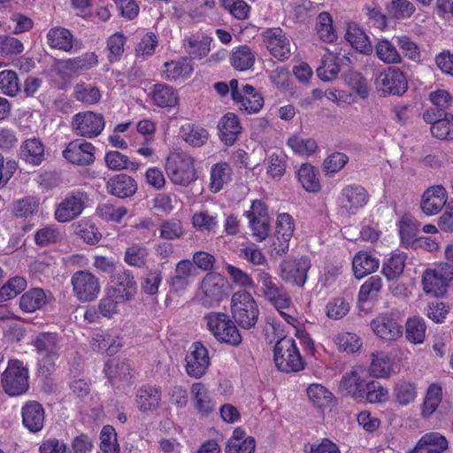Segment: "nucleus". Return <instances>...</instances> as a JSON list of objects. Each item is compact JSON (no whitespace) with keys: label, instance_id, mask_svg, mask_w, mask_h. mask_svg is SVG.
I'll list each match as a JSON object with an SVG mask.
<instances>
[{"label":"nucleus","instance_id":"obj_23","mask_svg":"<svg viewBox=\"0 0 453 453\" xmlns=\"http://www.w3.org/2000/svg\"><path fill=\"white\" fill-rule=\"evenodd\" d=\"M449 447L447 439L437 432L424 434L409 453H443Z\"/></svg>","mask_w":453,"mask_h":453},{"label":"nucleus","instance_id":"obj_43","mask_svg":"<svg viewBox=\"0 0 453 453\" xmlns=\"http://www.w3.org/2000/svg\"><path fill=\"white\" fill-rule=\"evenodd\" d=\"M372 362L369 372L375 378H388L393 372L392 360L385 352H374L372 354Z\"/></svg>","mask_w":453,"mask_h":453},{"label":"nucleus","instance_id":"obj_28","mask_svg":"<svg viewBox=\"0 0 453 453\" xmlns=\"http://www.w3.org/2000/svg\"><path fill=\"white\" fill-rule=\"evenodd\" d=\"M380 260L372 253L367 251L357 252L352 259L354 275L361 279L379 268Z\"/></svg>","mask_w":453,"mask_h":453},{"label":"nucleus","instance_id":"obj_11","mask_svg":"<svg viewBox=\"0 0 453 453\" xmlns=\"http://www.w3.org/2000/svg\"><path fill=\"white\" fill-rule=\"evenodd\" d=\"M74 296L81 303L95 300L100 293L98 278L88 271H78L71 279Z\"/></svg>","mask_w":453,"mask_h":453},{"label":"nucleus","instance_id":"obj_36","mask_svg":"<svg viewBox=\"0 0 453 453\" xmlns=\"http://www.w3.org/2000/svg\"><path fill=\"white\" fill-rule=\"evenodd\" d=\"M345 39L361 53L371 54L373 50L369 37L362 28L355 24L348 26Z\"/></svg>","mask_w":453,"mask_h":453},{"label":"nucleus","instance_id":"obj_6","mask_svg":"<svg viewBox=\"0 0 453 453\" xmlns=\"http://www.w3.org/2000/svg\"><path fill=\"white\" fill-rule=\"evenodd\" d=\"M256 280L262 296L277 310L286 309L291 305V298L285 288L269 273L258 270Z\"/></svg>","mask_w":453,"mask_h":453},{"label":"nucleus","instance_id":"obj_29","mask_svg":"<svg viewBox=\"0 0 453 453\" xmlns=\"http://www.w3.org/2000/svg\"><path fill=\"white\" fill-rule=\"evenodd\" d=\"M132 365L127 359H111L105 363L104 372L113 384L116 380L129 381L132 378Z\"/></svg>","mask_w":453,"mask_h":453},{"label":"nucleus","instance_id":"obj_41","mask_svg":"<svg viewBox=\"0 0 453 453\" xmlns=\"http://www.w3.org/2000/svg\"><path fill=\"white\" fill-rule=\"evenodd\" d=\"M255 53L247 45H241L235 48L231 54L230 63L238 71L250 69L255 64Z\"/></svg>","mask_w":453,"mask_h":453},{"label":"nucleus","instance_id":"obj_42","mask_svg":"<svg viewBox=\"0 0 453 453\" xmlns=\"http://www.w3.org/2000/svg\"><path fill=\"white\" fill-rule=\"evenodd\" d=\"M126 301L120 292L115 288H108L105 296L99 301L97 307L101 316L111 319L118 311V304Z\"/></svg>","mask_w":453,"mask_h":453},{"label":"nucleus","instance_id":"obj_37","mask_svg":"<svg viewBox=\"0 0 453 453\" xmlns=\"http://www.w3.org/2000/svg\"><path fill=\"white\" fill-rule=\"evenodd\" d=\"M84 210L82 200H62L55 211V219L61 223L69 222Z\"/></svg>","mask_w":453,"mask_h":453},{"label":"nucleus","instance_id":"obj_56","mask_svg":"<svg viewBox=\"0 0 453 453\" xmlns=\"http://www.w3.org/2000/svg\"><path fill=\"white\" fill-rule=\"evenodd\" d=\"M27 287V281L23 277L16 276L10 279L0 288V303L16 297Z\"/></svg>","mask_w":453,"mask_h":453},{"label":"nucleus","instance_id":"obj_44","mask_svg":"<svg viewBox=\"0 0 453 453\" xmlns=\"http://www.w3.org/2000/svg\"><path fill=\"white\" fill-rule=\"evenodd\" d=\"M398 226L402 243L409 246L417 240L416 236L420 226V223L411 215H403L399 220Z\"/></svg>","mask_w":453,"mask_h":453},{"label":"nucleus","instance_id":"obj_15","mask_svg":"<svg viewBox=\"0 0 453 453\" xmlns=\"http://www.w3.org/2000/svg\"><path fill=\"white\" fill-rule=\"evenodd\" d=\"M96 147L88 142L75 139L70 142L63 150V157L77 165H89L94 163Z\"/></svg>","mask_w":453,"mask_h":453},{"label":"nucleus","instance_id":"obj_4","mask_svg":"<svg viewBox=\"0 0 453 453\" xmlns=\"http://www.w3.org/2000/svg\"><path fill=\"white\" fill-rule=\"evenodd\" d=\"M206 326L213 336L220 342L231 346H238L242 342V335L234 322L221 312H211L204 317Z\"/></svg>","mask_w":453,"mask_h":453},{"label":"nucleus","instance_id":"obj_24","mask_svg":"<svg viewBox=\"0 0 453 453\" xmlns=\"http://www.w3.org/2000/svg\"><path fill=\"white\" fill-rule=\"evenodd\" d=\"M107 189L111 196L118 198H128L135 194L137 184L132 177L120 173L108 180Z\"/></svg>","mask_w":453,"mask_h":453},{"label":"nucleus","instance_id":"obj_63","mask_svg":"<svg viewBox=\"0 0 453 453\" xmlns=\"http://www.w3.org/2000/svg\"><path fill=\"white\" fill-rule=\"evenodd\" d=\"M340 72L337 58L328 56L322 58L321 65L317 68L318 76L325 81L334 80Z\"/></svg>","mask_w":453,"mask_h":453},{"label":"nucleus","instance_id":"obj_35","mask_svg":"<svg viewBox=\"0 0 453 453\" xmlns=\"http://www.w3.org/2000/svg\"><path fill=\"white\" fill-rule=\"evenodd\" d=\"M407 256L404 252H395L382 264V274L388 280L398 279L403 273Z\"/></svg>","mask_w":453,"mask_h":453},{"label":"nucleus","instance_id":"obj_19","mask_svg":"<svg viewBox=\"0 0 453 453\" xmlns=\"http://www.w3.org/2000/svg\"><path fill=\"white\" fill-rule=\"evenodd\" d=\"M22 423L31 433L40 432L44 426L45 411L41 403L30 401L25 403L21 411Z\"/></svg>","mask_w":453,"mask_h":453},{"label":"nucleus","instance_id":"obj_50","mask_svg":"<svg viewBox=\"0 0 453 453\" xmlns=\"http://www.w3.org/2000/svg\"><path fill=\"white\" fill-rule=\"evenodd\" d=\"M104 160L108 168L113 171H120L122 169L136 171L139 168L137 162L129 160L126 155L116 150L107 152Z\"/></svg>","mask_w":453,"mask_h":453},{"label":"nucleus","instance_id":"obj_22","mask_svg":"<svg viewBox=\"0 0 453 453\" xmlns=\"http://www.w3.org/2000/svg\"><path fill=\"white\" fill-rule=\"evenodd\" d=\"M190 395L194 406L200 414L208 416L215 410L216 403L203 383L196 382L192 384Z\"/></svg>","mask_w":453,"mask_h":453},{"label":"nucleus","instance_id":"obj_17","mask_svg":"<svg viewBox=\"0 0 453 453\" xmlns=\"http://www.w3.org/2000/svg\"><path fill=\"white\" fill-rule=\"evenodd\" d=\"M374 334L383 340L395 341L403 334V329L393 313H385L371 322Z\"/></svg>","mask_w":453,"mask_h":453},{"label":"nucleus","instance_id":"obj_59","mask_svg":"<svg viewBox=\"0 0 453 453\" xmlns=\"http://www.w3.org/2000/svg\"><path fill=\"white\" fill-rule=\"evenodd\" d=\"M334 342L340 350L355 353L362 347L361 339L353 333H340L334 337Z\"/></svg>","mask_w":453,"mask_h":453},{"label":"nucleus","instance_id":"obj_14","mask_svg":"<svg viewBox=\"0 0 453 453\" xmlns=\"http://www.w3.org/2000/svg\"><path fill=\"white\" fill-rule=\"evenodd\" d=\"M185 361L187 373L190 377L199 379L205 374L210 365L208 349L203 343L194 342L186 355Z\"/></svg>","mask_w":453,"mask_h":453},{"label":"nucleus","instance_id":"obj_1","mask_svg":"<svg viewBox=\"0 0 453 453\" xmlns=\"http://www.w3.org/2000/svg\"><path fill=\"white\" fill-rule=\"evenodd\" d=\"M33 345L38 355V372L48 378L55 372L56 361L61 352V339L55 333H40L35 337Z\"/></svg>","mask_w":453,"mask_h":453},{"label":"nucleus","instance_id":"obj_27","mask_svg":"<svg viewBox=\"0 0 453 453\" xmlns=\"http://www.w3.org/2000/svg\"><path fill=\"white\" fill-rule=\"evenodd\" d=\"M19 156L28 164L39 165L44 160V146L40 139H27L19 148Z\"/></svg>","mask_w":453,"mask_h":453},{"label":"nucleus","instance_id":"obj_48","mask_svg":"<svg viewBox=\"0 0 453 453\" xmlns=\"http://www.w3.org/2000/svg\"><path fill=\"white\" fill-rule=\"evenodd\" d=\"M112 282L117 285V287H114L113 288L119 290L121 297L125 300H130L135 293L136 284L134 280V276L129 272L124 271L116 273L113 276Z\"/></svg>","mask_w":453,"mask_h":453},{"label":"nucleus","instance_id":"obj_21","mask_svg":"<svg viewBox=\"0 0 453 453\" xmlns=\"http://www.w3.org/2000/svg\"><path fill=\"white\" fill-rule=\"evenodd\" d=\"M218 128L220 139L226 146L233 145L242 130L239 118L233 112H227L220 119Z\"/></svg>","mask_w":453,"mask_h":453},{"label":"nucleus","instance_id":"obj_2","mask_svg":"<svg viewBox=\"0 0 453 453\" xmlns=\"http://www.w3.org/2000/svg\"><path fill=\"white\" fill-rule=\"evenodd\" d=\"M232 317L235 323L244 329L255 326L259 310L250 293L241 290L235 292L231 299Z\"/></svg>","mask_w":453,"mask_h":453},{"label":"nucleus","instance_id":"obj_58","mask_svg":"<svg viewBox=\"0 0 453 453\" xmlns=\"http://www.w3.org/2000/svg\"><path fill=\"white\" fill-rule=\"evenodd\" d=\"M344 81L357 92L362 98L368 96V86L365 79L360 73L353 70L346 71L342 73Z\"/></svg>","mask_w":453,"mask_h":453},{"label":"nucleus","instance_id":"obj_49","mask_svg":"<svg viewBox=\"0 0 453 453\" xmlns=\"http://www.w3.org/2000/svg\"><path fill=\"white\" fill-rule=\"evenodd\" d=\"M386 9L388 17L395 20L409 19L416 10L414 4L409 0H391Z\"/></svg>","mask_w":453,"mask_h":453},{"label":"nucleus","instance_id":"obj_3","mask_svg":"<svg viewBox=\"0 0 453 453\" xmlns=\"http://www.w3.org/2000/svg\"><path fill=\"white\" fill-rule=\"evenodd\" d=\"M273 360L276 367L283 372H296L304 368V361L291 337H282L276 342Z\"/></svg>","mask_w":453,"mask_h":453},{"label":"nucleus","instance_id":"obj_54","mask_svg":"<svg viewBox=\"0 0 453 453\" xmlns=\"http://www.w3.org/2000/svg\"><path fill=\"white\" fill-rule=\"evenodd\" d=\"M382 288V280L379 275L369 277L360 287L358 293L359 302H367L376 299Z\"/></svg>","mask_w":453,"mask_h":453},{"label":"nucleus","instance_id":"obj_34","mask_svg":"<svg viewBox=\"0 0 453 453\" xmlns=\"http://www.w3.org/2000/svg\"><path fill=\"white\" fill-rule=\"evenodd\" d=\"M48 302V296L42 288H31L19 298V307L27 312H34L43 307Z\"/></svg>","mask_w":453,"mask_h":453},{"label":"nucleus","instance_id":"obj_20","mask_svg":"<svg viewBox=\"0 0 453 453\" xmlns=\"http://www.w3.org/2000/svg\"><path fill=\"white\" fill-rule=\"evenodd\" d=\"M295 224L292 217L288 213H281L278 216L274 249L277 253H285L288 250V242L293 235Z\"/></svg>","mask_w":453,"mask_h":453},{"label":"nucleus","instance_id":"obj_47","mask_svg":"<svg viewBox=\"0 0 453 453\" xmlns=\"http://www.w3.org/2000/svg\"><path fill=\"white\" fill-rule=\"evenodd\" d=\"M316 31L319 38L325 42H333L337 38L336 32L333 27V19L326 12H320L317 17Z\"/></svg>","mask_w":453,"mask_h":453},{"label":"nucleus","instance_id":"obj_25","mask_svg":"<svg viewBox=\"0 0 453 453\" xmlns=\"http://www.w3.org/2000/svg\"><path fill=\"white\" fill-rule=\"evenodd\" d=\"M161 396L158 388L144 385L136 393L137 407L142 412L156 411L160 406Z\"/></svg>","mask_w":453,"mask_h":453},{"label":"nucleus","instance_id":"obj_62","mask_svg":"<svg viewBox=\"0 0 453 453\" xmlns=\"http://www.w3.org/2000/svg\"><path fill=\"white\" fill-rule=\"evenodd\" d=\"M74 96L80 102L94 104L99 102L101 94L96 87L79 83L74 87Z\"/></svg>","mask_w":453,"mask_h":453},{"label":"nucleus","instance_id":"obj_45","mask_svg":"<svg viewBox=\"0 0 453 453\" xmlns=\"http://www.w3.org/2000/svg\"><path fill=\"white\" fill-rule=\"evenodd\" d=\"M232 170L228 164L222 162L215 164L211 169L210 190L217 193L223 188V186L231 179Z\"/></svg>","mask_w":453,"mask_h":453},{"label":"nucleus","instance_id":"obj_31","mask_svg":"<svg viewBox=\"0 0 453 453\" xmlns=\"http://www.w3.org/2000/svg\"><path fill=\"white\" fill-rule=\"evenodd\" d=\"M186 51L191 59H201L211 50L212 38L202 35H195L184 40Z\"/></svg>","mask_w":453,"mask_h":453},{"label":"nucleus","instance_id":"obj_10","mask_svg":"<svg viewBox=\"0 0 453 453\" xmlns=\"http://www.w3.org/2000/svg\"><path fill=\"white\" fill-rule=\"evenodd\" d=\"M453 280V265L449 263L441 264L434 269H427L422 277L425 293L433 296H442Z\"/></svg>","mask_w":453,"mask_h":453},{"label":"nucleus","instance_id":"obj_51","mask_svg":"<svg viewBox=\"0 0 453 453\" xmlns=\"http://www.w3.org/2000/svg\"><path fill=\"white\" fill-rule=\"evenodd\" d=\"M394 395L400 405H408L417 396L416 385L404 380H398L394 387Z\"/></svg>","mask_w":453,"mask_h":453},{"label":"nucleus","instance_id":"obj_39","mask_svg":"<svg viewBox=\"0 0 453 453\" xmlns=\"http://www.w3.org/2000/svg\"><path fill=\"white\" fill-rule=\"evenodd\" d=\"M405 338L412 344H421L425 342L426 325L425 320L418 317L413 316L409 318L405 322Z\"/></svg>","mask_w":453,"mask_h":453},{"label":"nucleus","instance_id":"obj_18","mask_svg":"<svg viewBox=\"0 0 453 453\" xmlns=\"http://www.w3.org/2000/svg\"><path fill=\"white\" fill-rule=\"evenodd\" d=\"M46 38L50 48L65 52L77 51L82 45L79 40L74 38L70 30L62 27L50 28Z\"/></svg>","mask_w":453,"mask_h":453},{"label":"nucleus","instance_id":"obj_30","mask_svg":"<svg viewBox=\"0 0 453 453\" xmlns=\"http://www.w3.org/2000/svg\"><path fill=\"white\" fill-rule=\"evenodd\" d=\"M240 97L235 103L240 104V109L248 113L258 112L264 105L263 96L251 85L246 84L242 87Z\"/></svg>","mask_w":453,"mask_h":453},{"label":"nucleus","instance_id":"obj_8","mask_svg":"<svg viewBox=\"0 0 453 453\" xmlns=\"http://www.w3.org/2000/svg\"><path fill=\"white\" fill-rule=\"evenodd\" d=\"M200 289L203 294L201 298L203 304L213 306L229 296L230 284L221 274L210 272L203 278Z\"/></svg>","mask_w":453,"mask_h":453},{"label":"nucleus","instance_id":"obj_32","mask_svg":"<svg viewBox=\"0 0 453 453\" xmlns=\"http://www.w3.org/2000/svg\"><path fill=\"white\" fill-rule=\"evenodd\" d=\"M365 384H367V382L360 377L357 370H352L343 375L339 388L346 395H350L353 397H360L365 394Z\"/></svg>","mask_w":453,"mask_h":453},{"label":"nucleus","instance_id":"obj_61","mask_svg":"<svg viewBox=\"0 0 453 453\" xmlns=\"http://www.w3.org/2000/svg\"><path fill=\"white\" fill-rule=\"evenodd\" d=\"M428 98L439 112V116L446 113L445 111L453 104V96L446 89L439 88L431 91Z\"/></svg>","mask_w":453,"mask_h":453},{"label":"nucleus","instance_id":"obj_38","mask_svg":"<svg viewBox=\"0 0 453 453\" xmlns=\"http://www.w3.org/2000/svg\"><path fill=\"white\" fill-rule=\"evenodd\" d=\"M244 437L243 432L236 429L226 443V453H254L256 448L255 439L251 436Z\"/></svg>","mask_w":453,"mask_h":453},{"label":"nucleus","instance_id":"obj_13","mask_svg":"<svg viewBox=\"0 0 453 453\" xmlns=\"http://www.w3.org/2000/svg\"><path fill=\"white\" fill-rule=\"evenodd\" d=\"M374 82L378 90L384 94L401 96L408 88L406 77L396 67H388L375 78Z\"/></svg>","mask_w":453,"mask_h":453},{"label":"nucleus","instance_id":"obj_9","mask_svg":"<svg viewBox=\"0 0 453 453\" xmlns=\"http://www.w3.org/2000/svg\"><path fill=\"white\" fill-rule=\"evenodd\" d=\"M105 127L102 113L85 111L74 114L71 120V128L77 136L93 139L100 135Z\"/></svg>","mask_w":453,"mask_h":453},{"label":"nucleus","instance_id":"obj_46","mask_svg":"<svg viewBox=\"0 0 453 453\" xmlns=\"http://www.w3.org/2000/svg\"><path fill=\"white\" fill-rule=\"evenodd\" d=\"M375 54L380 60L386 64L401 63L402 58L392 42L388 39H380L375 46Z\"/></svg>","mask_w":453,"mask_h":453},{"label":"nucleus","instance_id":"obj_55","mask_svg":"<svg viewBox=\"0 0 453 453\" xmlns=\"http://www.w3.org/2000/svg\"><path fill=\"white\" fill-rule=\"evenodd\" d=\"M98 63L97 56L94 52H87L81 56L69 58L65 62V67L72 72L88 70Z\"/></svg>","mask_w":453,"mask_h":453},{"label":"nucleus","instance_id":"obj_7","mask_svg":"<svg viewBox=\"0 0 453 453\" xmlns=\"http://www.w3.org/2000/svg\"><path fill=\"white\" fill-rule=\"evenodd\" d=\"M1 384L4 391L11 396H18L27 391L28 370L22 362L11 360L2 374Z\"/></svg>","mask_w":453,"mask_h":453},{"label":"nucleus","instance_id":"obj_60","mask_svg":"<svg viewBox=\"0 0 453 453\" xmlns=\"http://www.w3.org/2000/svg\"><path fill=\"white\" fill-rule=\"evenodd\" d=\"M0 89L4 94L14 96L20 91V85L16 72L4 70L0 72Z\"/></svg>","mask_w":453,"mask_h":453},{"label":"nucleus","instance_id":"obj_52","mask_svg":"<svg viewBox=\"0 0 453 453\" xmlns=\"http://www.w3.org/2000/svg\"><path fill=\"white\" fill-rule=\"evenodd\" d=\"M443 118L439 119L430 127L434 137L440 140L453 141V115L444 113Z\"/></svg>","mask_w":453,"mask_h":453},{"label":"nucleus","instance_id":"obj_26","mask_svg":"<svg viewBox=\"0 0 453 453\" xmlns=\"http://www.w3.org/2000/svg\"><path fill=\"white\" fill-rule=\"evenodd\" d=\"M194 270L193 264L188 259H183L176 265L174 274L171 276L167 282L171 291L179 293L186 289L188 286L192 272Z\"/></svg>","mask_w":453,"mask_h":453},{"label":"nucleus","instance_id":"obj_16","mask_svg":"<svg viewBox=\"0 0 453 453\" xmlns=\"http://www.w3.org/2000/svg\"><path fill=\"white\" fill-rule=\"evenodd\" d=\"M262 36L267 49L274 58L284 60L290 57L289 40L281 28H267L262 33Z\"/></svg>","mask_w":453,"mask_h":453},{"label":"nucleus","instance_id":"obj_5","mask_svg":"<svg viewBox=\"0 0 453 453\" xmlns=\"http://www.w3.org/2000/svg\"><path fill=\"white\" fill-rule=\"evenodd\" d=\"M165 171L170 180L177 185L188 186L196 180L194 159L187 153L170 154L166 158Z\"/></svg>","mask_w":453,"mask_h":453},{"label":"nucleus","instance_id":"obj_33","mask_svg":"<svg viewBox=\"0 0 453 453\" xmlns=\"http://www.w3.org/2000/svg\"><path fill=\"white\" fill-rule=\"evenodd\" d=\"M151 99L158 107H174L178 104V95L169 85L159 83L153 86Z\"/></svg>","mask_w":453,"mask_h":453},{"label":"nucleus","instance_id":"obj_40","mask_svg":"<svg viewBox=\"0 0 453 453\" xmlns=\"http://www.w3.org/2000/svg\"><path fill=\"white\" fill-rule=\"evenodd\" d=\"M297 178L303 188L310 193H317L321 188L319 171L310 164H302L297 171Z\"/></svg>","mask_w":453,"mask_h":453},{"label":"nucleus","instance_id":"obj_57","mask_svg":"<svg viewBox=\"0 0 453 453\" xmlns=\"http://www.w3.org/2000/svg\"><path fill=\"white\" fill-rule=\"evenodd\" d=\"M165 76L168 81L177 80L180 77H188L193 73V66L187 62L171 61L165 63Z\"/></svg>","mask_w":453,"mask_h":453},{"label":"nucleus","instance_id":"obj_12","mask_svg":"<svg viewBox=\"0 0 453 453\" xmlns=\"http://www.w3.org/2000/svg\"><path fill=\"white\" fill-rule=\"evenodd\" d=\"M310 267L311 262L306 257L284 259L279 265V276L287 283L303 287Z\"/></svg>","mask_w":453,"mask_h":453},{"label":"nucleus","instance_id":"obj_53","mask_svg":"<svg viewBox=\"0 0 453 453\" xmlns=\"http://www.w3.org/2000/svg\"><path fill=\"white\" fill-rule=\"evenodd\" d=\"M307 395L318 408L331 406L334 399L333 394L320 384H311L307 388Z\"/></svg>","mask_w":453,"mask_h":453},{"label":"nucleus","instance_id":"obj_64","mask_svg":"<svg viewBox=\"0 0 453 453\" xmlns=\"http://www.w3.org/2000/svg\"><path fill=\"white\" fill-rule=\"evenodd\" d=\"M100 449L104 453H119L117 434L111 426H104L100 434Z\"/></svg>","mask_w":453,"mask_h":453}]
</instances>
